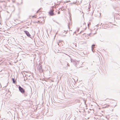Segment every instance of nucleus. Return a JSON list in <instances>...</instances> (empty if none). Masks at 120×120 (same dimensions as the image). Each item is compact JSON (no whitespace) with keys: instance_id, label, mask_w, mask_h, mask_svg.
<instances>
[{"instance_id":"f257e3e1","label":"nucleus","mask_w":120,"mask_h":120,"mask_svg":"<svg viewBox=\"0 0 120 120\" xmlns=\"http://www.w3.org/2000/svg\"><path fill=\"white\" fill-rule=\"evenodd\" d=\"M38 70L40 73H42V65L41 64H39L38 68Z\"/></svg>"},{"instance_id":"f03ea898","label":"nucleus","mask_w":120,"mask_h":120,"mask_svg":"<svg viewBox=\"0 0 120 120\" xmlns=\"http://www.w3.org/2000/svg\"><path fill=\"white\" fill-rule=\"evenodd\" d=\"M19 91L22 94H23L25 92L23 88H22L20 86H19Z\"/></svg>"},{"instance_id":"7ed1b4c3","label":"nucleus","mask_w":120,"mask_h":120,"mask_svg":"<svg viewBox=\"0 0 120 120\" xmlns=\"http://www.w3.org/2000/svg\"><path fill=\"white\" fill-rule=\"evenodd\" d=\"M24 31L28 37L30 38V34L29 32L28 31L26 30H24Z\"/></svg>"},{"instance_id":"20e7f679","label":"nucleus","mask_w":120,"mask_h":120,"mask_svg":"<svg viewBox=\"0 0 120 120\" xmlns=\"http://www.w3.org/2000/svg\"><path fill=\"white\" fill-rule=\"evenodd\" d=\"M53 10H51L49 12L50 15L51 16H53L54 15V13L53 12Z\"/></svg>"},{"instance_id":"39448f33","label":"nucleus","mask_w":120,"mask_h":120,"mask_svg":"<svg viewBox=\"0 0 120 120\" xmlns=\"http://www.w3.org/2000/svg\"><path fill=\"white\" fill-rule=\"evenodd\" d=\"M95 45H93L92 46H91V49H92V51L93 52H94V51H93V49H94V48L93 47V46H95Z\"/></svg>"},{"instance_id":"423d86ee","label":"nucleus","mask_w":120,"mask_h":120,"mask_svg":"<svg viewBox=\"0 0 120 120\" xmlns=\"http://www.w3.org/2000/svg\"><path fill=\"white\" fill-rule=\"evenodd\" d=\"M12 80L13 83H15L16 82V81L14 79V78H12Z\"/></svg>"},{"instance_id":"0eeeda50","label":"nucleus","mask_w":120,"mask_h":120,"mask_svg":"<svg viewBox=\"0 0 120 120\" xmlns=\"http://www.w3.org/2000/svg\"><path fill=\"white\" fill-rule=\"evenodd\" d=\"M24 95L25 97H26L27 96V93L26 92H25L24 93Z\"/></svg>"},{"instance_id":"6e6552de","label":"nucleus","mask_w":120,"mask_h":120,"mask_svg":"<svg viewBox=\"0 0 120 120\" xmlns=\"http://www.w3.org/2000/svg\"><path fill=\"white\" fill-rule=\"evenodd\" d=\"M36 15H34V16H32V17L33 18H34V17H36Z\"/></svg>"},{"instance_id":"1a4fd4ad","label":"nucleus","mask_w":120,"mask_h":120,"mask_svg":"<svg viewBox=\"0 0 120 120\" xmlns=\"http://www.w3.org/2000/svg\"><path fill=\"white\" fill-rule=\"evenodd\" d=\"M67 65L68 66H70L69 64L68 63H67Z\"/></svg>"},{"instance_id":"9d476101","label":"nucleus","mask_w":120,"mask_h":120,"mask_svg":"<svg viewBox=\"0 0 120 120\" xmlns=\"http://www.w3.org/2000/svg\"><path fill=\"white\" fill-rule=\"evenodd\" d=\"M24 74H25V75H24L23 74H23V76L24 77V76H26V75H25V74L24 73Z\"/></svg>"},{"instance_id":"9b49d317","label":"nucleus","mask_w":120,"mask_h":120,"mask_svg":"<svg viewBox=\"0 0 120 120\" xmlns=\"http://www.w3.org/2000/svg\"><path fill=\"white\" fill-rule=\"evenodd\" d=\"M24 74H25V75H24L23 74H23V76L24 77V76H26V75H25V74L24 73Z\"/></svg>"},{"instance_id":"f8f14e48","label":"nucleus","mask_w":120,"mask_h":120,"mask_svg":"<svg viewBox=\"0 0 120 120\" xmlns=\"http://www.w3.org/2000/svg\"><path fill=\"white\" fill-rule=\"evenodd\" d=\"M60 13V11H59L58 12V14H59Z\"/></svg>"},{"instance_id":"ddd939ff","label":"nucleus","mask_w":120,"mask_h":120,"mask_svg":"<svg viewBox=\"0 0 120 120\" xmlns=\"http://www.w3.org/2000/svg\"><path fill=\"white\" fill-rule=\"evenodd\" d=\"M39 10H38L37 12H38L39 11Z\"/></svg>"},{"instance_id":"4468645a","label":"nucleus","mask_w":120,"mask_h":120,"mask_svg":"<svg viewBox=\"0 0 120 120\" xmlns=\"http://www.w3.org/2000/svg\"><path fill=\"white\" fill-rule=\"evenodd\" d=\"M65 2H66V3H68V1H65Z\"/></svg>"},{"instance_id":"2eb2a0df","label":"nucleus","mask_w":120,"mask_h":120,"mask_svg":"<svg viewBox=\"0 0 120 120\" xmlns=\"http://www.w3.org/2000/svg\"><path fill=\"white\" fill-rule=\"evenodd\" d=\"M68 2H70V0H69L68 1Z\"/></svg>"},{"instance_id":"dca6fc26","label":"nucleus","mask_w":120,"mask_h":120,"mask_svg":"<svg viewBox=\"0 0 120 120\" xmlns=\"http://www.w3.org/2000/svg\"><path fill=\"white\" fill-rule=\"evenodd\" d=\"M56 22V23H57V24H59V23L58 22Z\"/></svg>"},{"instance_id":"f3484780","label":"nucleus","mask_w":120,"mask_h":120,"mask_svg":"<svg viewBox=\"0 0 120 120\" xmlns=\"http://www.w3.org/2000/svg\"><path fill=\"white\" fill-rule=\"evenodd\" d=\"M24 81H26V80H25V79H24Z\"/></svg>"},{"instance_id":"a211bd4d","label":"nucleus","mask_w":120,"mask_h":120,"mask_svg":"<svg viewBox=\"0 0 120 120\" xmlns=\"http://www.w3.org/2000/svg\"><path fill=\"white\" fill-rule=\"evenodd\" d=\"M40 22L39 21H38L37 22Z\"/></svg>"},{"instance_id":"6ab92c4d","label":"nucleus","mask_w":120,"mask_h":120,"mask_svg":"<svg viewBox=\"0 0 120 120\" xmlns=\"http://www.w3.org/2000/svg\"><path fill=\"white\" fill-rule=\"evenodd\" d=\"M75 3H74V2L73 3V4H75Z\"/></svg>"},{"instance_id":"aec40b11","label":"nucleus","mask_w":120,"mask_h":120,"mask_svg":"<svg viewBox=\"0 0 120 120\" xmlns=\"http://www.w3.org/2000/svg\"><path fill=\"white\" fill-rule=\"evenodd\" d=\"M89 24H88V26H89Z\"/></svg>"},{"instance_id":"412c9836","label":"nucleus","mask_w":120,"mask_h":120,"mask_svg":"<svg viewBox=\"0 0 120 120\" xmlns=\"http://www.w3.org/2000/svg\"><path fill=\"white\" fill-rule=\"evenodd\" d=\"M68 27H69V26H68Z\"/></svg>"}]
</instances>
